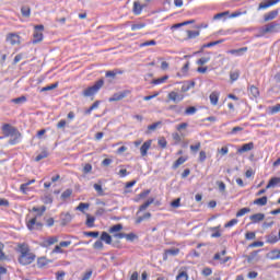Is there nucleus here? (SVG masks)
<instances>
[{
    "mask_svg": "<svg viewBox=\"0 0 280 280\" xmlns=\"http://www.w3.org/2000/svg\"><path fill=\"white\" fill-rule=\"evenodd\" d=\"M16 250L20 254L18 261L21 266H30V264H34V261H36V255L32 253L27 243L18 244Z\"/></svg>",
    "mask_w": 280,
    "mask_h": 280,
    "instance_id": "nucleus-1",
    "label": "nucleus"
},
{
    "mask_svg": "<svg viewBox=\"0 0 280 280\" xmlns=\"http://www.w3.org/2000/svg\"><path fill=\"white\" fill-rule=\"evenodd\" d=\"M33 213H37L33 219L28 220V222H26V226L28 231H34V229L37 228H43V223L37 222L36 220H38V218H43V215L45 214V212L47 211V207L42 206L40 208L38 207H33L32 210Z\"/></svg>",
    "mask_w": 280,
    "mask_h": 280,
    "instance_id": "nucleus-2",
    "label": "nucleus"
},
{
    "mask_svg": "<svg viewBox=\"0 0 280 280\" xmlns=\"http://www.w3.org/2000/svg\"><path fill=\"white\" fill-rule=\"evenodd\" d=\"M104 86V79H100L94 83V85L86 88L83 90L82 95L83 97H94V95H97L100 93V90Z\"/></svg>",
    "mask_w": 280,
    "mask_h": 280,
    "instance_id": "nucleus-3",
    "label": "nucleus"
},
{
    "mask_svg": "<svg viewBox=\"0 0 280 280\" xmlns=\"http://www.w3.org/2000/svg\"><path fill=\"white\" fill-rule=\"evenodd\" d=\"M277 32H280V24L277 22H271L260 30L262 36H265V34H277Z\"/></svg>",
    "mask_w": 280,
    "mask_h": 280,
    "instance_id": "nucleus-4",
    "label": "nucleus"
},
{
    "mask_svg": "<svg viewBox=\"0 0 280 280\" xmlns=\"http://www.w3.org/2000/svg\"><path fill=\"white\" fill-rule=\"evenodd\" d=\"M34 34H33V45H36L38 43H43V32H45V26L43 24L35 25L34 26Z\"/></svg>",
    "mask_w": 280,
    "mask_h": 280,
    "instance_id": "nucleus-5",
    "label": "nucleus"
},
{
    "mask_svg": "<svg viewBox=\"0 0 280 280\" xmlns=\"http://www.w3.org/2000/svg\"><path fill=\"white\" fill-rule=\"evenodd\" d=\"M167 100H168V102H173L174 104H178V103L183 102V100H185V94L178 93L176 91H171L167 94Z\"/></svg>",
    "mask_w": 280,
    "mask_h": 280,
    "instance_id": "nucleus-6",
    "label": "nucleus"
},
{
    "mask_svg": "<svg viewBox=\"0 0 280 280\" xmlns=\"http://www.w3.org/2000/svg\"><path fill=\"white\" fill-rule=\"evenodd\" d=\"M132 93L131 90H124L121 92L115 93L112 97H109V102H121L125 97H128Z\"/></svg>",
    "mask_w": 280,
    "mask_h": 280,
    "instance_id": "nucleus-7",
    "label": "nucleus"
},
{
    "mask_svg": "<svg viewBox=\"0 0 280 280\" xmlns=\"http://www.w3.org/2000/svg\"><path fill=\"white\" fill-rule=\"evenodd\" d=\"M7 43H10L12 46L21 44V35L19 33H8L5 36Z\"/></svg>",
    "mask_w": 280,
    "mask_h": 280,
    "instance_id": "nucleus-8",
    "label": "nucleus"
},
{
    "mask_svg": "<svg viewBox=\"0 0 280 280\" xmlns=\"http://www.w3.org/2000/svg\"><path fill=\"white\" fill-rule=\"evenodd\" d=\"M9 137H11L9 139V145H19V143H21V131L18 130H14L13 129V133H11Z\"/></svg>",
    "mask_w": 280,
    "mask_h": 280,
    "instance_id": "nucleus-9",
    "label": "nucleus"
},
{
    "mask_svg": "<svg viewBox=\"0 0 280 280\" xmlns=\"http://www.w3.org/2000/svg\"><path fill=\"white\" fill-rule=\"evenodd\" d=\"M224 255H226V249H223L221 253L214 254L213 260L220 261V264H226L228 261H231V257H229V256L224 257ZM222 257H224V258H222Z\"/></svg>",
    "mask_w": 280,
    "mask_h": 280,
    "instance_id": "nucleus-10",
    "label": "nucleus"
},
{
    "mask_svg": "<svg viewBox=\"0 0 280 280\" xmlns=\"http://www.w3.org/2000/svg\"><path fill=\"white\" fill-rule=\"evenodd\" d=\"M179 254H180V249H178V248L165 249L164 254H163V260L167 261L170 256L176 257V255H179Z\"/></svg>",
    "mask_w": 280,
    "mask_h": 280,
    "instance_id": "nucleus-11",
    "label": "nucleus"
},
{
    "mask_svg": "<svg viewBox=\"0 0 280 280\" xmlns=\"http://www.w3.org/2000/svg\"><path fill=\"white\" fill-rule=\"evenodd\" d=\"M114 237H116V240H127V242H135V240H137V234L135 233H122V234H115Z\"/></svg>",
    "mask_w": 280,
    "mask_h": 280,
    "instance_id": "nucleus-12",
    "label": "nucleus"
},
{
    "mask_svg": "<svg viewBox=\"0 0 280 280\" xmlns=\"http://www.w3.org/2000/svg\"><path fill=\"white\" fill-rule=\"evenodd\" d=\"M143 8H145V4H141L139 0H136L133 2L132 12L136 16H139L143 12Z\"/></svg>",
    "mask_w": 280,
    "mask_h": 280,
    "instance_id": "nucleus-13",
    "label": "nucleus"
},
{
    "mask_svg": "<svg viewBox=\"0 0 280 280\" xmlns=\"http://www.w3.org/2000/svg\"><path fill=\"white\" fill-rule=\"evenodd\" d=\"M121 231H124V225L121 223L113 225L108 230V232L113 235V237H115V235L122 234Z\"/></svg>",
    "mask_w": 280,
    "mask_h": 280,
    "instance_id": "nucleus-14",
    "label": "nucleus"
},
{
    "mask_svg": "<svg viewBox=\"0 0 280 280\" xmlns=\"http://www.w3.org/2000/svg\"><path fill=\"white\" fill-rule=\"evenodd\" d=\"M150 148H152V140H147L145 142H143L140 148L141 156H148V150H150Z\"/></svg>",
    "mask_w": 280,
    "mask_h": 280,
    "instance_id": "nucleus-15",
    "label": "nucleus"
},
{
    "mask_svg": "<svg viewBox=\"0 0 280 280\" xmlns=\"http://www.w3.org/2000/svg\"><path fill=\"white\" fill-rule=\"evenodd\" d=\"M1 130L2 132H4L5 137H10L11 135H13L14 130H19V129H16V127H12V125L10 124H4L2 125Z\"/></svg>",
    "mask_w": 280,
    "mask_h": 280,
    "instance_id": "nucleus-16",
    "label": "nucleus"
},
{
    "mask_svg": "<svg viewBox=\"0 0 280 280\" xmlns=\"http://www.w3.org/2000/svg\"><path fill=\"white\" fill-rule=\"evenodd\" d=\"M209 100H210V104L212 106H218V102H220V92L219 91H213L210 95H209Z\"/></svg>",
    "mask_w": 280,
    "mask_h": 280,
    "instance_id": "nucleus-17",
    "label": "nucleus"
},
{
    "mask_svg": "<svg viewBox=\"0 0 280 280\" xmlns=\"http://www.w3.org/2000/svg\"><path fill=\"white\" fill-rule=\"evenodd\" d=\"M280 0H267L266 2H261L258 5V10H267V8H271V5H277V3H279Z\"/></svg>",
    "mask_w": 280,
    "mask_h": 280,
    "instance_id": "nucleus-18",
    "label": "nucleus"
},
{
    "mask_svg": "<svg viewBox=\"0 0 280 280\" xmlns=\"http://www.w3.org/2000/svg\"><path fill=\"white\" fill-rule=\"evenodd\" d=\"M250 150H255V143L254 142H248L242 145V148H240L237 150L238 154H244V152H250Z\"/></svg>",
    "mask_w": 280,
    "mask_h": 280,
    "instance_id": "nucleus-19",
    "label": "nucleus"
},
{
    "mask_svg": "<svg viewBox=\"0 0 280 280\" xmlns=\"http://www.w3.org/2000/svg\"><path fill=\"white\" fill-rule=\"evenodd\" d=\"M247 91H248V93H249V95H250V97H252L253 100H257V97H259V95H260V93H259V88H257V86H255V85H249V86L247 88Z\"/></svg>",
    "mask_w": 280,
    "mask_h": 280,
    "instance_id": "nucleus-20",
    "label": "nucleus"
},
{
    "mask_svg": "<svg viewBox=\"0 0 280 280\" xmlns=\"http://www.w3.org/2000/svg\"><path fill=\"white\" fill-rule=\"evenodd\" d=\"M265 219H266L265 213H256L249 217V220L253 222V224H257L258 222H264Z\"/></svg>",
    "mask_w": 280,
    "mask_h": 280,
    "instance_id": "nucleus-21",
    "label": "nucleus"
},
{
    "mask_svg": "<svg viewBox=\"0 0 280 280\" xmlns=\"http://www.w3.org/2000/svg\"><path fill=\"white\" fill-rule=\"evenodd\" d=\"M189 74V61H187L183 68L180 69V71L177 73L178 78H187V75Z\"/></svg>",
    "mask_w": 280,
    "mask_h": 280,
    "instance_id": "nucleus-22",
    "label": "nucleus"
},
{
    "mask_svg": "<svg viewBox=\"0 0 280 280\" xmlns=\"http://www.w3.org/2000/svg\"><path fill=\"white\" fill-rule=\"evenodd\" d=\"M34 183H36V179H31L24 184H21L20 191L22 194H27V191H30V185H34Z\"/></svg>",
    "mask_w": 280,
    "mask_h": 280,
    "instance_id": "nucleus-23",
    "label": "nucleus"
},
{
    "mask_svg": "<svg viewBox=\"0 0 280 280\" xmlns=\"http://www.w3.org/2000/svg\"><path fill=\"white\" fill-rule=\"evenodd\" d=\"M51 264V260H49L47 257H39L37 259V268H46V266H49Z\"/></svg>",
    "mask_w": 280,
    "mask_h": 280,
    "instance_id": "nucleus-24",
    "label": "nucleus"
},
{
    "mask_svg": "<svg viewBox=\"0 0 280 280\" xmlns=\"http://www.w3.org/2000/svg\"><path fill=\"white\" fill-rule=\"evenodd\" d=\"M277 16H279V11L278 10H273V11L265 14L264 21L265 22L273 21V19H277Z\"/></svg>",
    "mask_w": 280,
    "mask_h": 280,
    "instance_id": "nucleus-25",
    "label": "nucleus"
},
{
    "mask_svg": "<svg viewBox=\"0 0 280 280\" xmlns=\"http://www.w3.org/2000/svg\"><path fill=\"white\" fill-rule=\"evenodd\" d=\"M124 74V70L114 69L105 73V78H116L117 75Z\"/></svg>",
    "mask_w": 280,
    "mask_h": 280,
    "instance_id": "nucleus-26",
    "label": "nucleus"
},
{
    "mask_svg": "<svg viewBox=\"0 0 280 280\" xmlns=\"http://www.w3.org/2000/svg\"><path fill=\"white\" fill-rule=\"evenodd\" d=\"M253 205H256L257 207H266V205H268V197L264 196L261 198L255 199Z\"/></svg>",
    "mask_w": 280,
    "mask_h": 280,
    "instance_id": "nucleus-27",
    "label": "nucleus"
},
{
    "mask_svg": "<svg viewBox=\"0 0 280 280\" xmlns=\"http://www.w3.org/2000/svg\"><path fill=\"white\" fill-rule=\"evenodd\" d=\"M246 51H248V47L228 50V54H231L232 56H242V54H246Z\"/></svg>",
    "mask_w": 280,
    "mask_h": 280,
    "instance_id": "nucleus-28",
    "label": "nucleus"
},
{
    "mask_svg": "<svg viewBox=\"0 0 280 280\" xmlns=\"http://www.w3.org/2000/svg\"><path fill=\"white\" fill-rule=\"evenodd\" d=\"M101 242H105V244H113V236L108 234L107 232H102L101 234Z\"/></svg>",
    "mask_w": 280,
    "mask_h": 280,
    "instance_id": "nucleus-29",
    "label": "nucleus"
},
{
    "mask_svg": "<svg viewBox=\"0 0 280 280\" xmlns=\"http://www.w3.org/2000/svg\"><path fill=\"white\" fill-rule=\"evenodd\" d=\"M71 220H72L71 213L66 212V213L61 214V224L63 226H67V224H69V222H71Z\"/></svg>",
    "mask_w": 280,
    "mask_h": 280,
    "instance_id": "nucleus-30",
    "label": "nucleus"
},
{
    "mask_svg": "<svg viewBox=\"0 0 280 280\" xmlns=\"http://www.w3.org/2000/svg\"><path fill=\"white\" fill-rule=\"evenodd\" d=\"M188 160L187 156H180L178 158L174 164H173V170H178L180 167V165H183L186 161Z\"/></svg>",
    "mask_w": 280,
    "mask_h": 280,
    "instance_id": "nucleus-31",
    "label": "nucleus"
},
{
    "mask_svg": "<svg viewBox=\"0 0 280 280\" xmlns=\"http://www.w3.org/2000/svg\"><path fill=\"white\" fill-rule=\"evenodd\" d=\"M277 185H280V177H272V178L268 182V184H267V186H266V189H270V188H272V187H277Z\"/></svg>",
    "mask_w": 280,
    "mask_h": 280,
    "instance_id": "nucleus-32",
    "label": "nucleus"
},
{
    "mask_svg": "<svg viewBox=\"0 0 280 280\" xmlns=\"http://www.w3.org/2000/svg\"><path fill=\"white\" fill-rule=\"evenodd\" d=\"M196 23V20H189L182 23L174 24L171 30H178V27H185V25H191Z\"/></svg>",
    "mask_w": 280,
    "mask_h": 280,
    "instance_id": "nucleus-33",
    "label": "nucleus"
},
{
    "mask_svg": "<svg viewBox=\"0 0 280 280\" xmlns=\"http://www.w3.org/2000/svg\"><path fill=\"white\" fill-rule=\"evenodd\" d=\"M194 86H196V82L190 81V82L184 83L182 85L180 91L182 93H187V91H189L190 89H194Z\"/></svg>",
    "mask_w": 280,
    "mask_h": 280,
    "instance_id": "nucleus-34",
    "label": "nucleus"
},
{
    "mask_svg": "<svg viewBox=\"0 0 280 280\" xmlns=\"http://www.w3.org/2000/svg\"><path fill=\"white\" fill-rule=\"evenodd\" d=\"M21 13L25 19H30L32 16V9L28 5H24L21 8Z\"/></svg>",
    "mask_w": 280,
    "mask_h": 280,
    "instance_id": "nucleus-35",
    "label": "nucleus"
},
{
    "mask_svg": "<svg viewBox=\"0 0 280 280\" xmlns=\"http://www.w3.org/2000/svg\"><path fill=\"white\" fill-rule=\"evenodd\" d=\"M186 40H192V38H198L200 36V31H186Z\"/></svg>",
    "mask_w": 280,
    "mask_h": 280,
    "instance_id": "nucleus-36",
    "label": "nucleus"
},
{
    "mask_svg": "<svg viewBox=\"0 0 280 280\" xmlns=\"http://www.w3.org/2000/svg\"><path fill=\"white\" fill-rule=\"evenodd\" d=\"M93 187H94L97 196H106V194L104 192V188H102V182L94 184Z\"/></svg>",
    "mask_w": 280,
    "mask_h": 280,
    "instance_id": "nucleus-37",
    "label": "nucleus"
},
{
    "mask_svg": "<svg viewBox=\"0 0 280 280\" xmlns=\"http://www.w3.org/2000/svg\"><path fill=\"white\" fill-rule=\"evenodd\" d=\"M240 75H241V72L240 70H234V71H231L230 72V80L231 82H237V80H240Z\"/></svg>",
    "mask_w": 280,
    "mask_h": 280,
    "instance_id": "nucleus-38",
    "label": "nucleus"
},
{
    "mask_svg": "<svg viewBox=\"0 0 280 280\" xmlns=\"http://www.w3.org/2000/svg\"><path fill=\"white\" fill-rule=\"evenodd\" d=\"M167 80H170V77L168 75H164L162 78H159V79H154L152 81V84H154L155 86H158L159 84H165V82H167Z\"/></svg>",
    "mask_w": 280,
    "mask_h": 280,
    "instance_id": "nucleus-39",
    "label": "nucleus"
},
{
    "mask_svg": "<svg viewBox=\"0 0 280 280\" xmlns=\"http://www.w3.org/2000/svg\"><path fill=\"white\" fill-rule=\"evenodd\" d=\"M279 236L275 235V234H270L266 237V243L267 244H277V242H279Z\"/></svg>",
    "mask_w": 280,
    "mask_h": 280,
    "instance_id": "nucleus-40",
    "label": "nucleus"
},
{
    "mask_svg": "<svg viewBox=\"0 0 280 280\" xmlns=\"http://www.w3.org/2000/svg\"><path fill=\"white\" fill-rule=\"evenodd\" d=\"M85 224L86 226H89V229H93V226H95V217H91V214H86Z\"/></svg>",
    "mask_w": 280,
    "mask_h": 280,
    "instance_id": "nucleus-41",
    "label": "nucleus"
},
{
    "mask_svg": "<svg viewBox=\"0 0 280 280\" xmlns=\"http://www.w3.org/2000/svg\"><path fill=\"white\" fill-rule=\"evenodd\" d=\"M277 113H280V104L268 107V115H277Z\"/></svg>",
    "mask_w": 280,
    "mask_h": 280,
    "instance_id": "nucleus-42",
    "label": "nucleus"
},
{
    "mask_svg": "<svg viewBox=\"0 0 280 280\" xmlns=\"http://www.w3.org/2000/svg\"><path fill=\"white\" fill-rule=\"evenodd\" d=\"M46 246H54V244H58V236H50L45 240Z\"/></svg>",
    "mask_w": 280,
    "mask_h": 280,
    "instance_id": "nucleus-43",
    "label": "nucleus"
},
{
    "mask_svg": "<svg viewBox=\"0 0 280 280\" xmlns=\"http://www.w3.org/2000/svg\"><path fill=\"white\" fill-rule=\"evenodd\" d=\"M150 218H152V213L147 212L142 217H138L136 219V224H141V222H143V220H150Z\"/></svg>",
    "mask_w": 280,
    "mask_h": 280,
    "instance_id": "nucleus-44",
    "label": "nucleus"
},
{
    "mask_svg": "<svg viewBox=\"0 0 280 280\" xmlns=\"http://www.w3.org/2000/svg\"><path fill=\"white\" fill-rule=\"evenodd\" d=\"M198 113V108L196 106H189L185 109L184 115L190 116V115H196Z\"/></svg>",
    "mask_w": 280,
    "mask_h": 280,
    "instance_id": "nucleus-45",
    "label": "nucleus"
},
{
    "mask_svg": "<svg viewBox=\"0 0 280 280\" xmlns=\"http://www.w3.org/2000/svg\"><path fill=\"white\" fill-rule=\"evenodd\" d=\"M73 195V189L68 188L61 194V200H67L68 198H71Z\"/></svg>",
    "mask_w": 280,
    "mask_h": 280,
    "instance_id": "nucleus-46",
    "label": "nucleus"
},
{
    "mask_svg": "<svg viewBox=\"0 0 280 280\" xmlns=\"http://www.w3.org/2000/svg\"><path fill=\"white\" fill-rule=\"evenodd\" d=\"M54 89H58V82L42 88V89H40V93H45V92H47V91H54Z\"/></svg>",
    "mask_w": 280,
    "mask_h": 280,
    "instance_id": "nucleus-47",
    "label": "nucleus"
},
{
    "mask_svg": "<svg viewBox=\"0 0 280 280\" xmlns=\"http://www.w3.org/2000/svg\"><path fill=\"white\" fill-rule=\"evenodd\" d=\"M230 14H231V12H229V11L217 13L213 15V21H220V19H224V16H229Z\"/></svg>",
    "mask_w": 280,
    "mask_h": 280,
    "instance_id": "nucleus-48",
    "label": "nucleus"
},
{
    "mask_svg": "<svg viewBox=\"0 0 280 280\" xmlns=\"http://www.w3.org/2000/svg\"><path fill=\"white\" fill-rule=\"evenodd\" d=\"M222 43H224V39H219V40H215V42H210L208 44H205L202 47H203V49H207L209 47H215V45H222Z\"/></svg>",
    "mask_w": 280,
    "mask_h": 280,
    "instance_id": "nucleus-49",
    "label": "nucleus"
},
{
    "mask_svg": "<svg viewBox=\"0 0 280 280\" xmlns=\"http://www.w3.org/2000/svg\"><path fill=\"white\" fill-rule=\"evenodd\" d=\"M210 231H213L211 237H222V233L220 232V225L211 228Z\"/></svg>",
    "mask_w": 280,
    "mask_h": 280,
    "instance_id": "nucleus-50",
    "label": "nucleus"
},
{
    "mask_svg": "<svg viewBox=\"0 0 280 280\" xmlns=\"http://www.w3.org/2000/svg\"><path fill=\"white\" fill-rule=\"evenodd\" d=\"M176 280H189V273H187V271H179L176 276Z\"/></svg>",
    "mask_w": 280,
    "mask_h": 280,
    "instance_id": "nucleus-51",
    "label": "nucleus"
},
{
    "mask_svg": "<svg viewBox=\"0 0 280 280\" xmlns=\"http://www.w3.org/2000/svg\"><path fill=\"white\" fill-rule=\"evenodd\" d=\"M154 202V199L153 198H151V199H149L148 201H145L143 205H141L140 207H139V211L141 212V211H145V209H148V207H150V205H152Z\"/></svg>",
    "mask_w": 280,
    "mask_h": 280,
    "instance_id": "nucleus-52",
    "label": "nucleus"
},
{
    "mask_svg": "<svg viewBox=\"0 0 280 280\" xmlns=\"http://www.w3.org/2000/svg\"><path fill=\"white\" fill-rule=\"evenodd\" d=\"M246 213H250V208H242L236 212V218H243Z\"/></svg>",
    "mask_w": 280,
    "mask_h": 280,
    "instance_id": "nucleus-53",
    "label": "nucleus"
},
{
    "mask_svg": "<svg viewBox=\"0 0 280 280\" xmlns=\"http://www.w3.org/2000/svg\"><path fill=\"white\" fill-rule=\"evenodd\" d=\"M89 207H91L90 203L81 202V203H79V206L75 209H77V211H81V213H84V211H86V209H89Z\"/></svg>",
    "mask_w": 280,
    "mask_h": 280,
    "instance_id": "nucleus-54",
    "label": "nucleus"
},
{
    "mask_svg": "<svg viewBox=\"0 0 280 280\" xmlns=\"http://www.w3.org/2000/svg\"><path fill=\"white\" fill-rule=\"evenodd\" d=\"M240 220L237 219H232L228 223L224 224V229H232V226H235L238 224Z\"/></svg>",
    "mask_w": 280,
    "mask_h": 280,
    "instance_id": "nucleus-55",
    "label": "nucleus"
},
{
    "mask_svg": "<svg viewBox=\"0 0 280 280\" xmlns=\"http://www.w3.org/2000/svg\"><path fill=\"white\" fill-rule=\"evenodd\" d=\"M42 201L44 202V205H51V202H54V198L51 197V195H46L42 198Z\"/></svg>",
    "mask_w": 280,
    "mask_h": 280,
    "instance_id": "nucleus-56",
    "label": "nucleus"
},
{
    "mask_svg": "<svg viewBox=\"0 0 280 280\" xmlns=\"http://www.w3.org/2000/svg\"><path fill=\"white\" fill-rule=\"evenodd\" d=\"M145 27V23H138L131 25V32H137V30H143Z\"/></svg>",
    "mask_w": 280,
    "mask_h": 280,
    "instance_id": "nucleus-57",
    "label": "nucleus"
},
{
    "mask_svg": "<svg viewBox=\"0 0 280 280\" xmlns=\"http://www.w3.org/2000/svg\"><path fill=\"white\" fill-rule=\"evenodd\" d=\"M47 156H49V153H47V151H43L35 158V161L38 163V161H43V159H47Z\"/></svg>",
    "mask_w": 280,
    "mask_h": 280,
    "instance_id": "nucleus-58",
    "label": "nucleus"
},
{
    "mask_svg": "<svg viewBox=\"0 0 280 280\" xmlns=\"http://www.w3.org/2000/svg\"><path fill=\"white\" fill-rule=\"evenodd\" d=\"M257 238V233L255 232H247L245 234V240H247L248 242H250V240H256Z\"/></svg>",
    "mask_w": 280,
    "mask_h": 280,
    "instance_id": "nucleus-59",
    "label": "nucleus"
},
{
    "mask_svg": "<svg viewBox=\"0 0 280 280\" xmlns=\"http://www.w3.org/2000/svg\"><path fill=\"white\" fill-rule=\"evenodd\" d=\"M209 60H211V57H201L200 59L197 60V65L202 67V65H207Z\"/></svg>",
    "mask_w": 280,
    "mask_h": 280,
    "instance_id": "nucleus-60",
    "label": "nucleus"
},
{
    "mask_svg": "<svg viewBox=\"0 0 280 280\" xmlns=\"http://www.w3.org/2000/svg\"><path fill=\"white\" fill-rule=\"evenodd\" d=\"M158 144L162 150H165V148H167V140L165 138H161L159 139Z\"/></svg>",
    "mask_w": 280,
    "mask_h": 280,
    "instance_id": "nucleus-61",
    "label": "nucleus"
},
{
    "mask_svg": "<svg viewBox=\"0 0 280 280\" xmlns=\"http://www.w3.org/2000/svg\"><path fill=\"white\" fill-rule=\"evenodd\" d=\"M91 172H93V165L86 163L83 166V174H91Z\"/></svg>",
    "mask_w": 280,
    "mask_h": 280,
    "instance_id": "nucleus-62",
    "label": "nucleus"
},
{
    "mask_svg": "<svg viewBox=\"0 0 280 280\" xmlns=\"http://www.w3.org/2000/svg\"><path fill=\"white\" fill-rule=\"evenodd\" d=\"M93 248H95V250H102V248H104V243L98 240L93 244Z\"/></svg>",
    "mask_w": 280,
    "mask_h": 280,
    "instance_id": "nucleus-63",
    "label": "nucleus"
},
{
    "mask_svg": "<svg viewBox=\"0 0 280 280\" xmlns=\"http://www.w3.org/2000/svg\"><path fill=\"white\" fill-rule=\"evenodd\" d=\"M25 102H27V97H25V96H20L18 98L12 100L13 104H22V103H25Z\"/></svg>",
    "mask_w": 280,
    "mask_h": 280,
    "instance_id": "nucleus-64",
    "label": "nucleus"
}]
</instances>
